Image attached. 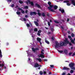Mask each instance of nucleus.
<instances>
[{
    "instance_id": "nucleus-38",
    "label": "nucleus",
    "mask_w": 75,
    "mask_h": 75,
    "mask_svg": "<svg viewBox=\"0 0 75 75\" xmlns=\"http://www.w3.org/2000/svg\"><path fill=\"white\" fill-rule=\"evenodd\" d=\"M1 67H4V64H1Z\"/></svg>"
},
{
    "instance_id": "nucleus-5",
    "label": "nucleus",
    "mask_w": 75,
    "mask_h": 75,
    "mask_svg": "<svg viewBox=\"0 0 75 75\" xmlns=\"http://www.w3.org/2000/svg\"><path fill=\"white\" fill-rule=\"evenodd\" d=\"M68 38H69L70 39V40H71V42H72V43H73V44H75L74 41V40H72V38H71V36H68Z\"/></svg>"
},
{
    "instance_id": "nucleus-21",
    "label": "nucleus",
    "mask_w": 75,
    "mask_h": 75,
    "mask_svg": "<svg viewBox=\"0 0 75 75\" xmlns=\"http://www.w3.org/2000/svg\"><path fill=\"white\" fill-rule=\"evenodd\" d=\"M37 59V60L39 61V62H41V61H42V60H41V59L40 58Z\"/></svg>"
},
{
    "instance_id": "nucleus-57",
    "label": "nucleus",
    "mask_w": 75,
    "mask_h": 75,
    "mask_svg": "<svg viewBox=\"0 0 75 75\" xmlns=\"http://www.w3.org/2000/svg\"><path fill=\"white\" fill-rule=\"evenodd\" d=\"M68 75H71V74H70L69 73L68 74Z\"/></svg>"
},
{
    "instance_id": "nucleus-28",
    "label": "nucleus",
    "mask_w": 75,
    "mask_h": 75,
    "mask_svg": "<svg viewBox=\"0 0 75 75\" xmlns=\"http://www.w3.org/2000/svg\"><path fill=\"white\" fill-rule=\"evenodd\" d=\"M19 2L20 3H23V1H21V0L19 1Z\"/></svg>"
},
{
    "instance_id": "nucleus-1",
    "label": "nucleus",
    "mask_w": 75,
    "mask_h": 75,
    "mask_svg": "<svg viewBox=\"0 0 75 75\" xmlns=\"http://www.w3.org/2000/svg\"><path fill=\"white\" fill-rule=\"evenodd\" d=\"M56 45L55 47L56 48H58L61 47V46H63V45L65 46L67 45V44H69L70 45H71L72 44L71 43H69V41H68L67 38H66L64 42H62L60 43V45L57 42H56Z\"/></svg>"
},
{
    "instance_id": "nucleus-8",
    "label": "nucleus",
    "mask_w": 75,
    "mask_h": 75,
    "mask_svg": "<svg viewBox=\"0 0 75 75\" xmlns=\"http://www.w3.org/2000/svg\"><path fill=\"white\" fill-rule=\"evenodd\" d=\"M74 65H75V64L73 63H71L69 64V66L70 67H71V68L73 67Z\"/></svg>"
},
{
    "instance_id": "nucleus-50",
    "label": "nucleus",
    "mask_w": 75,
    "mask_h": 75,
    "mask_svg": "<svg viewBox=\"0 0 75 75\" xmlns=\"http://www.w3.org/2000/svg\"><path fill=\"white\" fill-rule=\"evenodd\" d=\"M51 31H53V30H54V29H51Z\"/></svg>"
},
{
    "instance_id": "nucleus-55",
    "label": "nucleus",
    "mask_w": 75,
    "mask_h": 75,
    "mask_svg": "<svg viewBox=\"0 0 75 75\" xmlns=\"http://www.w3.org/2000/svg\"><path fill=\"white\" fill-rule=\"evenodd\" d=\"M49 74H51V72L49 73Z\"/></svg>"
},
{
    "instance_id": "nucleus-18",
    "label": "nucleus",
    "mask_w": 75,
    "mask_h": 75,
    "mask_svg": "<svg viewBox=\"0 0 75 75\" xmlns=\"http://www.w3.org/2000/svg\"><path fill=\"white\" fill-rule=\"evenodd\" d=\"M37 11L38 12V15H39V16H41V13H39V12H40V11L39 10H38Z\"/></svg>"
},
{
    "instance_id": "nucleus-26",
    "label": "nucleus",
    "mask_w": 75,
    "mask_h": 75,
    "mask_svg": "<svg viewBox=\"0 0 75 75\" xmlns=\"http://www.w3.org/2000/svg\"><path fill=\"white\" fill-rule=\"evenodd\" d=\"M16 13H17V14H18V15H19V14H20V12H16Z\"/></svg>"
},
{
    "instance_id": "nucleus-24",
    "label": "nucleus",
    "mask_w": 75,
    "mask_h": 75,
    "mask_svg": "<svg viewBox=\"0 0 75 75\" xmlns=\"http://www.w3.org/2000/svg\"><path fill=\"white\" fill-rule=\"evenodd\" d=\"M34 31H38V29H37V28H35L34 29Z\"/></svg>"
},
{
    "instance_id": "nucleus-13",
    "label": "nucleus",
    "mask_w": 75,
    "mask_h": 75,
    "mask_svg": "<svg viewBox=\"0 0 75 75\" xmlns=\"http://www.w3.org/2000/svg\"><path fill=\"white\" fill-rule=\"evenodd\" d=\"M41 33V30H39L38 31L37 35H39V36L40 35V33Z\"/></svg>"
},
{
    "instance_id": "nucleus-35",
    "label": "nucleus",
    "mask_w": 75,
    "mask_h": 75,
    "mask_svg": "<svg viewBox=\"0 0 75 75\" xmlns=\"http://www.w3.org/2000/svg\"><path fill=\"white\" fill-rule=\"evenodd\" d=\"M50 66L51 68H54V66L53 65H50Z\"/></svg>"
},
{
    "instance_id": "nucleus-22",
    "label": "nucleus",
    "mask_w": 75,
    "mask_h": 75,
    "mask_svg": "<svg viewBox=\"0 0 75 75\" xmlns=\"http://www.w3.org/2000/svg\"><path fill=\"white\" fill-rule=\"evenodd\" d=\"M0 57H2V55L1 54V50L0 49Z\"/></svg>"
},
{
    "instance_id": "nucleus-23",
    "label": "nucleus",
    "mask_w": 75,
    "mask_h": 75,
    "mask_svg": "<svg viewBox=\"0 0 75 75\" xmlns=\"http://www.w3.org/2000/svg\"><path fill=\"white\" fill-rule=\"evenodd\" d=\"M45 41L46 43H47V44H50V42H48L47 40H45Z\"/></svg>"
},
{
    "instance_id": "nucleus-11",
    "label": "nucleus",
    "mask_w": 75,
    "mask_h": 75,
    "mask_svg": "<svg viewBox=\"0 0 75 75\" xmlns=\"http://www.w3.org/2000/svg\"><path fill=\"white\" fill-rule=\"evenodd\" d=\"M32 50L33 51V52H35V51H36V50H38V48L35 49L34 48H32Z\"/></svg>"
},
{
    "instance_id": "nucleus-45",
    "label": "nucleus",
    "mask_w": 75,
    "mask_h": 75,
    "mask_svg": "<svg viewBox=\"0 0 75 75\" xmlns=\"http://www.w3.org/2000/svg\"><path fill=\"white\" fill-rule=\"evenodd\" d=\"M75 53H73L72 55V56H75Z\"/></svg>"
},
{
    "instance_id": "nucleus-40",
    "label": "nucleus",
    "mask_w": 75,
    "mask_h": 75,
    "mask_svg": "<svg viewBox=\"0 0 75 75\" xmlns=\"http://www.w3.org/2000/svg\"><path fill=\"white\" fill-rule=\"evenodd\" d=\"M65 74H66L65 73H63V74H62V75H65Z\"/></svg>"
},
{
    "instance_id": "nucleus-20",
    "label": "nucleus",
    "mask_w": 75,
    "mask_h": 75,
    "mask_svg": "<svg viewBox=\"0 0 75 75\" xmlns=\"http://www.w3.org/2000/svg\"><path fill=\"white\" fill-rule=\"evenodd\" d=\"M34 23L37 26H38V24L37 22L35 21Z\"/></svg>"
},
{
    "instance_id": "nucleus-62",
    "label": "nucleus",
    "mask_w": 75,
    "mask_h": 75,
    "mask_svg": "<svg viewBox=\"0 0 75 75\" xmlns=\"http://www.w3.org/2000/svg\"><path fill=\"white\" fill-rule=\"evenodd\" d=\"M60 0V1H62L63 0Z\"/></svg>"
},
{
    "instance_id": "nucleus-56",
    "label": "nucleus",
    "mask_w": 75,
    "mask_h": 75,
    "mask_svg": "<svg viewBox=\"0 0 75 75\" xmlns=\"http://www.w3.org/2000/svg\"><path fill=\"white\" fill-rule=\"evenodd\" d=\"M28 60H29V61H30V58H28Z\"/></svg>"
},
{
    "instance_id": "nucleus-7",
    "label": "nucleus",
    "mask_w": 75,
    "mask_h": 75,
    "mask_svg": "<svg viewBox=\"0 0 75 75\" xmlns=\"http://www.w3.org/2000/svg\"><path fill=\"white\" fill-rule=\"evenodd\" d=\"M37 41H38V42H40V44L41 45V44H42V43H41V39L38 37L37 38Z\"/></svg>"
},
{
    "instance_id": "nucleus-27",
    "label": "nucleus",
    "mask_w": 75,
    "mask_h": 75,
    "mask_svg": "<svg viewBox=\"0 0 75 75\" xmlns=\"http://www.w3.org/2000/svg\"><path fill=\"white\" fill-rule=\"evenodd\" d=\"M71 69H74V70H75V67H71Z\"/></svg>"
},
{
    "instance_id": "nucleus-63",
    "label": "nucleus",
    "mask_w": 75,
    "mask_h": 75,
    "mask_svg": "<svg viewBox=\"0 0 75 75\" xmlns=\"http://www.w3.org/2000/svg\"><path fill=\"white\" fill-rule=\"evenodd\" d=\"M74 41H75V38L74 39Z\"/></svg>"
},
{
    "instance_id": "nucleus-47",
    "label": "nucleus",
    "mask_w": 75,
    "mask_h": 75,
    "mask_svg": "<svg viewBox=\"0 0 75 75\" xmlns=\"http://www.w3.org/2000/svg\"><path fill=\"white\" fill-rule=\"evenodd\" d=\"M44 61H47V59H44Z\"/></svg>"
},
{
    "instance_id": "nucleus-10",
    "label": "nucleus",
    "mask_w": 75,
    "mask_h": 75,
    "mask_svg": "<svg viewBox=\"0 0 75 75\" xmlns=\"http://www.w3.org/2000/svg\"><path fill=\"white\" fill-rule=\"evenodd\" d=\"M64 3H67V6H70L71 5L70 3H69V2L67 1H64Z\"/></svg>"
},
{
    "instance_id": "nucleus-44",
    "label": "nucleus",
    "mask_w": 75,
    "mask_h": 75,
    "mask_svg": "<svg viewBox=\"0 0 75 75\" xmlns=\"http://www.w3.org/2000/svg\"><path fill=\"white\" fill-rule=\"evenodd\" d=\"M27 12H28V11L27 10L26 11H25V13L26 14H27Z\"/></svg>"
},
{
    "instance_id": "nucleus-25",
    "label": "nucleus",
    "mask_w": 75,
    "mask_h": 75,
    "mask_svg": "<svg viewBox=\"0 0 75 75\" xmlns=\"http://www.w3.org/2000/svg\"><path fill=\"white\" fill-rule=\"evenodd\" d=\"M40 75H42V74H43V72H42V71H40Z\"/></svg>"
},
{
    "instance_id": "nucleus-32",
    "label": "nucleus",
    "mask_w": 75,
    "mask_h": 75,
    "mask_svg": "<svg viewBox=\"0 0 75 75\" xmlns=\"http://www.w3.org/2000/svg\"><path fill=\"white\" fill-rule=\"evenodd\" d=\"M71 37H74V34L72 33L71 34Z\"/></svg>"
},
{
    "instance_id": "nucleus-52",
    "label": "nucleus",
    "mask_w": 75,
    "mask_h": 75,
    "mask_svg": "<svg viewBox=\"0 0 75 75\" xmlns=\"http://www.w3.org/2000/svg\"><path fill=\"white\" fill-rule=\"evenodd\" d=\"M1 62V61L0 60V63ZM1 66V64H0V67Z\"/></svg>"
},
{
    "instance_id": "nucleus-2",
    "label": "nucleus",
    "mask_w": 75,
    "mask_h": 75,
    "mask_svg": "<svg viewBox=\"0 0 75 75\" xmlns=\"http://www.w3.org/2000/svg\"><path fill=\"white\" fill-rule=\"evenodd\" d=\"M54 7V9L55 10H56V9H57V8H58V6L56 5L53 6V5H50V6L49 7H48V8L49 9H50V10L51 11H54V10L53 9H51L52 8Z\"/></svg>"
},
{
    "instance_id": "nucleus-64",
    "label": "nucleus",
    "mask_w": 75,
    "mask_h": 75,
    "mask_svg": "<svg viewBox=\"0 0 75 75\" xmlns=\"http://www.w3.org/2000/svg\"><path fill=\"white\" fill-rule=\"evenodd\" d=\"M3 62V63H4V62H3H3Z\"/></svg>"
},
{
    "instance_id": "nucleus-9",
    "label": "nucleus",
    "mask_w": 75,
    "mask_h": 75,
    "mask_svg": "<svg viewBox=\"0 0 75 75\" xmlns=\"http://www.w3.org/2000/svg\"><path fill=\"white\" fill-rule=\"evenodd\" d=\"M36 14H37V13L35 12H31L30 13L31 16H32V15H36Z\"/></svg>"
},
{
    "instance_id": "nucleus-36",
    "label": "nucleus",
    "mask_w": 75,
    "mask_h": 75,
    "mask_svg": "<svg viewBox=\"0 0 75 75\" xmlns=\"http://www.w3.org/2000/svg\"><path fill=\"white\" fill-rule=\"evenodd\" d=\"M51 2H49L48 3V4H49V5H50V4H51Z\"/></svg>"
},
{
    "instance_id": "nucleus-39",
    "label": "nucleus",
    "mask_w": 75,
    "mask_h": 75,
    "mask_svg": "<svg viewBox=\"0 0 75 75\" xmlns=\"http://www.w3.org/2000/svg\"><path fill=\"white\" fill-rule=\"evenodd\" d=\"M48 25H50V22H48Z\"/></svg>"
},
{
    "instance_id": "nucleus-12",
    "label": "nucleus",
    "mask_w": 75,
    "mask_h": 75,
    "mask_svg": "<svg viewBox=\"0 0 75 75\" xmlns=\"http://www.w3.org/2000/svg\"><path fill=\"white\" fill-rule=\"evenodd\" d=\"M39 67V64L37 63H36L34 65V67L36 68V67Z\"/></svg>"
},
{
    "instance_id": "nucleus-37",
    "label": "nucleus",
    "mask_w": 75,
    "mask_h": 75,
    "mask_svg": "<svg viewBox=\"0 0 75 75\" xmlns=\"http://www.w3.org/2000/svg\"><path fill=\"white\" fill-rule=\"evenodd\" d=\"M46 73H47V72H46V71H44L43 72V74H46Z\"/></svg>"
},
{
    "instance_id": "nucleus-58",
    "label": "nucleus",
    "mask_w": 75,
    "mask_h": 75,
    "mask_svg": "<svg viewBox=\"0 0 75 75\" xmlns=\"http://www.w3.org/2000/svg\"><path fill=\"white\" fill-rule=\"evenodd\" d=\"M68 33H70V32L69 31H68Z\"/></svg>"
},
{
    "instance_id": "nucleus-3",
    "label": "nucleus",
    "mask_w": 75,
    "mask_h": 75,
    "mask_svg": "<svg viewBox=\"0 0 75 75\" xmlns=\"http://www.w3.org/2000/svg\"><path fill=\"white\" fill-rule=\"evenodd\" d=\"M44 50H42L41 51V53L42 54H41L40 55H38V57H41V58H44Z\"/></svg>"
},
{
    "instance_id": "nucleus-59",
    "label": "nucleus",
    "mask_w": 75,
    "mask_h": 75,
    "mask_svg": "<svg viewBox=\"0 0 75 75\" xmlns=\"http://www.w3.org/2000/svg\"><path fill=\"white\" fill-rule=\"evenodd\" d=\"M27 53H28V55H29V54H28V52H27Z\"/></svg>"
},
{
    "instance_id": "nucleus-49",
    "label": "nucleus",
    "mask_w": 75,
    "mask_h": 75,
    "mask_svg": "<svg viewBox=\"0 0 75 75\" xmlns=\"http://www.w3.org/2000/svg\"><path fill=\"white\" fill-rule=\"evenodd\" d=\"M71 54H72V53H70L69 54V55H71Z\"/></svg>"
},
{
    "instance_id": "nucleus-53",
    "label": "nucleus",
    "mask_w": 75,
    "mask_h": 75,
    "mask_svg": "<svg viewBox=\"0 0 75 75\" xmlns=\"http://www.w3.org/2000/svg\"><path fill=\"white\" fill-rule=\"evenodd\" d=\"M67 21H69V19H67Z\"/></svg>"
},
{
    "instance_id": "nucleus-33",
    "label": "nucleus",
    "mask_w": 75,
    "mask_h": 75,
    "mask_svg": "<svg viewBox=\"0 0 75 75\" xmlns=\"http://www.w3.org/2000/svg\"><path fill=\"white\" fill-rule=\"evenodd\" d=\"M27 26L28 27H29L30 26V25H29V24H27Z\"/></svg>"
},
{
    "instance_id": "nucleus-30",
    "label": "nucleus",
    "mask_w": 75,
    "mask_h": 75,
    "mask_svg": "<svg viewBox=\"0 0 75 75\" xmlns=\"http://www.w3.org/2000/svg\"><path fill=\"white\" fill-rule=\"evenodd\" d=\"M54 22L55 23H59V22L57 21H55Z\"/></svg>"
},
{
    "instance_id": "nucleus-16",
    "label": "nucleus",
    "mask_w": 75,
    "mask_h": 75,
    "mask_svg": "<svg viewBox=\"0 0 75 75\" xmlns=\"http://www.w3.org/2000/svg\"><path fill=\"white\" fill-rule=\"evenodd\" d=\"M59 10L60 11H61V12H62V13H64V9H59Z\"/></svg>"
},
{
    "instance_id": "nucleus-34",
    "label": "nucleus",
    "mask_w": 75,
    "mask_h": 75,
    "mask_svg": "<svg viewBox=\"0 0 75 75\" xmlns=\"http://www.w3.org/2000/svg\"><path fill=\"white\" fill-rule=\"evenodd\" d=\"M42 16H43V17H45V14L44 13H42Z\"/></svg>"
},
{
    "instance_id": "nucleus-19",
    "label": "nucleus",
    "mask_w": 75,
    "mask_h": 75,
    "mask_svg": "<svg viewBox=\"0 0 75 75\" xmlns=\"http://www.w3.org/2000/svg\"><path fill=\"white\" fill-rule=\"evenodd\" d=\"M35 6H37V7H38V8H40V6L38 4H35Z\"/></svg>"
},
{
    "instance_id": "nucleus-60",
    "label": "nucleus",
    "mask_w": 75,
    "mask_h": 75,
    "mask_svg": "<svg viewBox=\"0 0 75 75\" xmlns=\"http://www.w3.org/2000/svg\"><path fill=\"white\" fill-rule=\"evenodd\" d=\"M50 22H52V21H51V20H50Z\"/></svg>"
},
{
    "instance_id": "nucleus-6",
    "label": "nucleus",
    "mask_w": 75,
    "mask_h": 75,
    "mask_svg": "<svg viewBox=\"0 0 75 75\" xmlns=\"http://www.w3.org/2000/svg\"><path fill=\"white\" fill-rule=\"evenodd\" d=\"M28 2H26V3L28 4V3H29V4H30L32 6L34 5V4H33V2H31L30 0H28Z\"/></svg>"
},
{
    "instance_id": "nucleus-61",
    "label": "nucleus",
    "mask_w": 75,
    "mask_h": 75,
    "mask_svg": "<svg viewBox=\"0 0 75 75\" xmlns=\"http://www.w3.org/2000/svg\"><path fill=\"white\" fill-rule=\"evenodd\" d=\"M61 28H63V27H61Z\"/></svg>"
},
{
    "instance_id": "nucleus-51",
    "label": "nucleus",
    "mask_w": 75,
    "mask_h": 75,
    "mask_svg": "<svg viewBox=\"0 0 75 75\" xmlns=\"http://www.w3.org/2000/svg\"><path fill=\"white\" fill-rule=\"evenodd\" d=\"M29 24L30 25H32V24H31V23H29Z\"/></svg>"
},
{
    "instance_id": "nucleus-43",
    "label": "nucleus",
    "mask_w": 75,
    "mask_h": 75,
    "mask_svg": "<svg viewBox=\"0 0 75 75\" xmlns=\"http://www.w3.org/2000/svg\"><path fill=\"white\" fill-rule=\"evenodd\" d=\"M23 20L24 21H25L26 20V19H25V18H23Z\"/></svg>"
},
{
    "instance_id": "nucleus-14",
    "label": "nucleus",
    "mask_w": 75,
    "mask_h": 75,
    "mask_svg": "<svg viewBox=\"0 0 75 75\" xmlns=\"http://www.w3.org/2000/svg\"><path fill=\"white\" fill-rule=\"evenodd\" d=\"M18 9L19 10H21V12H22V13H25V12L24 11H23V10H22V9L21 8H18Z\"/></svg>"
},
{
    "instance_id": "nucleus-29",
    "label": "nucleus",
    "mask_w": 75,
    "mask_h": 75,
    "mask_svg": "<svg viewBox=\"0 0 75 75\" xmlns=\"http://www.w3.org/2000/svg\"><path fill=\"white\" fill-rule=\"evenodd\" d=\"M73 72H74V71L72 70H71V71H70V73H71V74H72Z\"/></svg>"
},
{
    "instance_id": "nucleus-15",
    "label": "nucleus",
    "mask_w": 75,
    "mask_h": 75,
    "mask_svg": "<svg viewBox=\"0 0 75 75\" xmlns=\"http://www.w3.org/2000/svg\"><path fill=\"white\" fill-rule=\"evenodd\" d=\"M72 3L74 6H75V1L74 0L72 1Z\"/></svg>"
},
{
    "instance_id": "nucleus-17",
    "label": "nucleus",
    "mask_w": 75,
    "mask_h": 75,
    "mask_svg": "<svg viewBox=\"0 0 75 75\" xmlns=\"http://www.w3.org/2000/svg\"><path fill=\"white\" fill-rule=\"evenodd\" d=\"M63 69H64V70H65V69H67V70H68V69H69L68 68L66 67H64Z\"/></svg>"
},
{
    "instance_id": "nucleus-42",
    "label": "nucleus",
    "mask_w": 75,
    "mask_h": 75,
    "mask_svg": "<svg viewBox=\"0 0 75 75\" xmlns=\"http://www.w3.org/2000/svg\"><path fill=\"white\" fill-rule=\"evenodd\" d=\"M25 17H26V18H27L28 16H27V15H25Z\"/></svg>"
},
{
    "instance_id": "nucleus-41",
    "label": "nucleus",
    "mask_w": 75,
    "mask_h": 75,
    "mask_svg": "<svg viewBox=\"0 0 75 75\" xmlns=\"http://www.w3.org/2000/svg\"><path fill=\"white\" fill-rule=\"evenodd\" d=\"M14 5L12 4V5L11 6V7H14Z\"/></svg>"
},
{
    "instance_id": "nucleus-4",
    "label": "nucleus",
    "mask_w": 75,
    "mask_h": 75,
    "mask_svg": "<svg viewBox=\"0 0 75 75\" xmlns=\"http://www.w3.org/2000/svg\"><path fill=\"white\" fill-rule=\"evenodd\" d=\"M58 52H59L60 53H61V54H64V53L67 54L68 52L67 51V50H65L64 51L62 50H60V51L58 50Z\"/></svg>"
},
{
    "instance_id": "nucleus-46",
    "label": "nucleus",
    "mask_w": 75,
    "mask_h": 75,
    "mask_svg": "<svg viewBox=\"0 0 75 75\" xmlns=\"http://www.w3.org/2000/svg\"><path fill=\"white\" fill-rule=\"evenodd\" d=\"M52 40H54V37H53L52 38Z\"/></svg>"
},
{
    "instance_id": "nucleus-48",
    "label": "nucleus",
    "mask_w": 75,
    "mask_h": 75,
    "mask_svg": "<svg viewBox=\"0 0 75 75\" xmlns=\"http://www.w3.org/2000/svg\"><path fill=\"white\" fill-rule=\"evenodd\" d=\"M8 1H10V2H11V0H8Z\"/></svg>"
},
{
    "instance_id": "nucleus-31",
    "label": "nucleus",
    "mask_w": 75,
    "mask_h": 75,
    "mask_svg": "<svg viewBox=\"0 0 75 75\" xmlns=\"http://www.w3.org/2000/svg\"><path fill=\"white\" fill-rule=\"evenodd\" d=\"M28 7L27 6H26L24 7V8H28Z\"/></svg>"
},
{
    "instance_id": "nucleus-54",
    "label": "nucleus",
    "mask_w": 75,
    "mask_h": 75,
    "mask_svg": "<svg viewBox=\"0 0 75 75\" xmlns=\"http://www.w3.org/2000/svg\"><path fill=\"white\" fill-rule=\"evenodd\" d=\"M45 28L47 29V30H48V28H46V27H45Z\"/></svg>"
}]
</instances>
